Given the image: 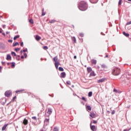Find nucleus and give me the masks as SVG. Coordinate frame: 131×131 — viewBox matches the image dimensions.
Returning a JSON list of instances; mask_svg holds the SVG:
<instances>
[{"label":"nucleus","instance_id":"nucleus-64","mask_svg":"<svg viewBox=\"0 0 131 131\" xmlns=\"http://www.w3.org/2000/svg\"><path fill=\"white\" fill-rule=\"evenodd\" d=\"M1 69H0V72H1Z\"/></svg>","mask_w":131,"mask_h":131},{"label":"nucleus","instance_id":"nucleus-24","mask_svg":"<svg viewBox=\"0 0 131 131\" xmlns=\"http://www.w3.org/2000/svg\"><path fill=\"white\" fill-rule=\"evenodd\" d=\"M19 37V35H16L14 37V40H16L17 38H18Z\"/></svg>","mask_w":131,"mask_h":131},{"label":"nucleus","instance_id":"nucleus-10","mask_svg":"<svg viewBox=\"0 0 131 131\" xmlns=\"http://www.w3.org/2000/svg\"><path fill=\"white\" fill-rule=\"evenodd\" d=\"M105 80H106V79L103 78L100 80H97V83L104 82Z\"/></svg>","mask_w":131,"mask_h":131},{"label":"nucleus","instance_id":"nucleus-49","mask_svg":"<svg viewBox=\"0 0 131 131\" xmlns=\"http://www.w3.org/2000/svg\"><path fill=\"white\" fill-rule=\"evenodd\" d=\"M74 58L75 59H77V56L75 55Z\"/></svg>","mask_w":131,"mask_h":131},{"label":"nucleus","instance_id":"nucleus-61","mask_svg":"<svg viewBox=\"0 0 131 131\" xmlns=\"http://www.w3.org/2000/svg\"><path fill=\"white\" fill-rule=\"evenodd\" d=\"M0 69H2V67H0Z\"/></svg>","mask_w":131,"mask_h":131},{"label":"nucleus","instance_id":"nucleus-22","mask_svg":"<svg viewBox=\"0 0 131 131\" xmlns=\"http://www.w3.org/2000/svg\"><path fill=\"white\" fill-rule=\"evenodd\" d=\"M24 91H25L24 90H18V91H15V93H22V92H24Z\"/></svg>","mask_w":131,"mask_h":131},{"label":"nucleus","instance_id":"nucleus-26","mask_svg":"<svg viewBox=\"0 0 131 131\" xmlns=\"http://www.w3.org/2000/svg\"><path fill=\"white\" fill-rule=\"evenodd\" d=\"M79 36L80 37H83L84 36V34H83V33H79Z\"/></svg>","mask_w":131,"mask_h":131},{"label":"nucleus","instance_id":"nucleus-14","mask_svg":"<svg viewBox=\"0 0 131 131\" xmlns=\"http://www.w3.org/2000/svg\"><path fill=\"white\" fill-rule=\"evenodd\" d=\"M66 74L65 72H62L61 73V77L62 78H64L66 77Z\"/></svg>","mask_w":131,"mask_h":131},{"label":"nucleus","instance_id":"nucleus-55","mask_svg":"<svg viewBox=\"0 0 131 131\" xmlns=\"http://www.w3.org/2000/svg\"><path fill=\"white\" fill-rule=\"evenodd\" d=\"M2 29L1 28H0V33H2Z\"/></svg>","mask_w":131,"mask_h":131},{"label":"nucleus","instance_id":"nucleus-1","mask_svg":"<svg viewBox=\"0 0 131 131\" xmlns=\"http://www.w3.org/2000/svg\"><path fill=\"white\" fill-rule=\"evenodd\" d=\"M78 7L80 11H85L88 9V5L84 1H81L79 3Z\"/></svg>","mask_w":131,"mask_h":131},{"label":"nucleus","instance_id":"nucleus-62","mask_svg":"<svg viewBox=\"0 0 131 131\" xmlns=\"http://www.w3.org/2000/svg\"><path fill=\"white\" fill-rule=\"evenodd\" d=\"M2 63L4 64V62H2Z\"/></svg>","mask_w":131,"mask_h":131},{"label":"nucleus","instance_id":"nucleus-25","mask_svg":"<svg viewBox=\"0 0 131 131\" xmlns=\"http://www.w3.org/2000/svg\"><path fill=\"white\" fill-rule=\"evenodd\" d=\"M29 23H31V24H34V20L32 19H29Z\"/></svg>","mask_w":131,"mask_h":131},{"label":"nucleus","instance_id":"nucleus-5","mask_svg":"<svg viewBox=\"0 0 131 131\" xmlns=\"http://www.w3.org/2000/svg\"><path fill=\"white\" fill-rule=\"evenodd\" d=\"M12 92L11 91H7L5 92V95L6 97L9 98Z\"/></svg>","mask_w":131,"mask_h":131},{"label":"nucleus","instance_id":"nucleus-53","mask_svg":"<svg viewBox=\"0 0 131 131\" xmlns=\"http://www.w3.org/2000/svg\"><path fill=\"white\" fill-rule=\"evenodd\" d=\"M39 131H45V130H43V129H41L39 130Z\"/></svg>","mask_w":131,"mask_h":131},{"label":"nucleus","instance_id":"nucleus-48","mask_svg":"<svg viewBox=\"0 0 131 131\" xmlns=\"http://www.w3.org/2000/svg\"><path fill=\"white\" fill-rule=\"evenodd\" d=\"M23 51L24 53H25L27 51V50H24Z\"/></svg>","mask_w":131,"mask_h":131},{"label":"nucleus","instance_id":"nucleus-60","mask_svg":"<svg viewBox=\"0 0 131 131\" xmlns=\"http://www.w3.org/2000/svg\"><path fill=\"white\" fill-rule=\"evenodd\" d=\"M127 1H129V2H131V0H127Z\"/></svg>","mask_w":131,"mask_h":131},{"label":"nucleus","instance_id":"nucleus-41","mask_svg":"<svg viewBox=\"0 0 131 131\" xmlns=\"http://www.w3.org/2000/svg\"><path fill=\"white\" fill-rule=\"evenodd\" d=\"M116 111L115 110H113L112 112V115H114L115 114Z\"/></svg>","mask_w":131,"mask_h":131},{"label":"nucleus","instance_id":"nucleus-18","mask_svg":"<svg viewBox=\"0 0 131 131\" xmlns=\"http://www.w3.org/2000/svg\"><path fill=\"white\" fill-rule=\"evenodd\" d=\"M86 108L87 111H91V110H92L91 107L89 105L86 106Z\"/></svg>","mask_w":131,"mask_h":131},{"label":"nucleus","instance_id":"nucleus-47","mask_svg":"<svg viewBox=\"0 0 131 131\" xmlns=\"http://www.w3.org/2000/svg\"><path fill=\"white\" fill-rule=\"evenodd\" d=\"M23 44H24L23 42H21L20 43V47H23Z\"/></svg>","mask_w":131,"mask_h":131},{"label":"nucleus","instance_id":"nucleus-37","mask_svg":"<svg viewBox=\"0 0 131 131\" xmlns=\"http://www.w3.org/2000/svg\"><path fill=\"white\" fill-rule=\"evenodd\" d=\"M20 50V49L19 48H16L15 49V51L17 52L18 51H19Z\"/></svg>","mask_w":131,"mask_h":131},{"label":"nucleus","instance_id":"nucleus-29","mask_svg":"<svg viewBox=\"0 0 131 131\" xmlns=\"http://www.w3.org/2000/svg\"><path fill=\"white\" fill-rule=\"evenodd\" d=\"M11 55L12 56H16V54L14 52H12Z\"/></svg>","mask_w":131,"mask_h":131},{"label":"nucleus","instance_id":"nucleus-8","mask_svg":"<svg viewBox=\"0 0 131 131\" xmlns=\"http://www.w3.org/2000/svg\"><path fill=\"white\" fill-rule=\"evenodd\" d=\"M89 116H91L92 119L96 118V114H94L93 112H91Z\"/></svg>","mask_w":131,"mask_h":131},{"label":"nucleus","instance_id":"nucleus-51","mask_svg":"<svg viewBox=\"0 0 131 131\" xmlns=\"http://www.w3.org/2000/svg\"><path fill=\"white\" fill-rule=\"evenodd\" d=\"M3 28L4 29H5V25H3Z\"/></svg>","mask_w":131,"mask_h":131},{"label":"nucleus","instance_id":"nucleus-15","mask_svg":"<svg viewBox=\"0 0 131 131\" xmlns=\"http://www.w3.org/2000/svg\"><path fill=\"white\" fill-rule=\"evenodd\" d=\"M12 59V57H11L10 54H7V58H6V60H11Z\"/></svg>","mask_w":131,"mask_h":131},{"label":"nucleus","instance_id":"nucleus-40","mask_svg":"<svg viewBox=\"0 0 131 131\" xmlns=\"http://www.w3.org/2000/svg\"><path fill=\"white\" fill-rule=\"evenodd\" d=\"M129 25H131V21H130L129 22H127V24H126L127 26Z\"/></svg>","mask_w":131,"mask_h":131},{"label":"nucleus","instance_id":"nucleus-50","mask_svg":"<svg viewBox=\"0 0 131 131\" xmlns=\"http://www.w3.org/2000/svg\"><path fill=\"white\" fill-rule=\"evenodd\" d=\"M3 35H4V36H6V34L5 33H3Z\"/></svg>","mask_w":131,"mask_h":131},{"label":"nucleus","instance_id":"nucleus-36","mask_svg":"<svg viewBox=\"0 0 131 131\" xmlns=\"http://www.w3.org/2000/svg\"><path fill=\"white\" fill-rule=\"evenodd\" d=\"M43 49L47 50V49H48V47L47 46H44Z\"/></svg>","mask_w":131,"mask_h":131},{"label":"nucleus","instance_id":"nucleus-32","mask_svg":"<svg viewBox=\"0 0 131 131\" xmlns=\"http://www.w3.org/2000/svg\"><path fill=\"white\" fill-rule=\"evenodd\" d=\"M45 122L49 123V119L46 118L45 120Z\"/></svg>","mask_w":131,"mask_h":131},{"label":"nucleus","instance_id":"nucleus-58","mask_svg":"<svg viewBox=\"0 0 131 131\" xmlns=\"http://www.w3.org/2000/svg\"><path fill=\"white\" fill-rule=\"evenodd\" d=\"M105 57H108V55H106L105 56Z\"/></svg>","mask_w":131,"mask_h":131},{"label":"nucleus","instance_id":"nucleus-52","mask_svg":"<svg viewBox=\"0 0 131 131\" xmlns=\"http://www.w3.org/2000/svg\"><path fill=\"white\" fill-rule=\"evenodd\" d=\"M23 52H23L22 50L20 51V54H22Z\"/></svg>","mask_w":131,"mask_h":131},{"label":"nucleus","instance_id":"nucleus-30","mask_svg":"<svg viewBox=\"0 0 131 131\" xmlns=\"http://www.w3.org/2000/svg\"><path fill=\"white\" fill-rule=\"evenodd\" d=\"M53 131H59V129L57 127H54L53 129Z\"/></svg>","mask_w":131,"mask_h":131},{"label":"nucleus","instance_id":"nucleus-20","mask_svg":"<svg viewBox=\"0 0 131 131\" xmlns=\"http://www.w3.org/2000/svg\"><path fill=\"white\" fill-rule=\"evenodd\" d=\"M93 96V92H89V94H88V96L89 97H92Z\"/></svg>","mask_w":131,"mask_h":131},{"label":"nucleus","instance_id":"nucleus-27","mask_svg":"<svg viewBox=\"0 0 131 131\" xmlns=\"http://www.w3.org/2000/svg\"><path fill=\"white\" fill-rule=\"evenodd\" d=\"M58 70L59 71H64V69L61 67H59Z\"/></svg>","mask_w":131,"mask_h":131},{"label":"nucleus","instance_id":"nucleus-16","mask_svg":"<svg viewBox=\"0 0 131 131\" xmlns=\"http://www.w3.org/2000/svg\"><path fill=\"white\" fill-rule=\"evenodd\" d=\"M96 76V74L95 73V72L94 71H92L91 73H90V76L91 77V76Z\"/></svg>","mask_w":131,"mask_h":131},{"label":"nucleus","instance_id":"nucleus-43","mask_svg":"<svg viewBox=\"0 0 131 131\" xmlns=\"http://www.w3.org/2000/svg\"><path fill=\"white\" fill-rule=\"evenodd\" d=\"M24 55L25 56V58L27 57V54L26 53H24Z\"/></svg>","mask_w":131,"mask_h":131},{"label":"nucleus","instance_id":"nucleus-19","mask_svg":"<svg viewBox=\"0 0 131 131\" xmlns=\"http://www.w3.org/2000/svg\"><path fill=\"white\" fill-rule=\"evenodd\" d=\"M57 20H55L53 19V20L49 21V23L53 24V23H57Z\"/></svg>","mask_w":131,"mask_h":131},{"label":"nucleus","instance_id":"nucleus-44","mask_svg":"<svg viewBox=\"0 0 131 131\" xmlns=\"http://www.w3.org/2000/svg\"><path fill=\"white\" fill-rule=\"evenodd\" d=\"M8 42H10V43H12V41H13V40H8Z\"/></svg>","mask_w":131,"mask_h":131},{"label":"nucleus","instance_id":"nucleus-3","mask_svg":"<svg viewBox=\"0 0 131 131\" xmlns=\"http://www.w3.org/2000/svg\"><path fill=\"white\" fill-rule=\"evenodd\" d=\"M53 60L55 62L54 64H55V68L58 69L59 68V66L60 65V62L59 61V60L58 59V58L57 56H55L54 58H53Z\"/></svg>","mask_w":131,"mask_h":131},{"label":"nucleus","instance_id":"nucleus-42","mask_svg":"<svg viewBox=\"0 0 131 131\" xmlns=\"http://www.w3.org/2000/svg\"><path fill=\"white\" fill-rule=\"evenodd\" d=\"M32 119L36 120L37 119V118L36 117H33L32 118Z\"/></svg>","mask_w":131,"mask_h":131},{"label":"nucleus","instance_id":"nucleus-59","mask_svg":"<svg viewBox=\"0 0 131 131\" xmlns=\"http://www.w3.org/2000/svg\"><path fill=\"white\" fill-rule=\"evenodd\" d=\"M72 88H74V86L73 85H72Z\"/></svg>","mask_w":131,"mask_h":131},{"label":"nucleus","instance_id":"nucleus-57","mask_svg":"<svg viewBox=\"0 0 131 131\" xmlns=\"http://www.w3.org/2000/svg\"><path fill=\"white\" fill-rule=\"evenodd\" d=\"M116 89H114V92H116Z\"/></svg>","mask_w":131,"mask_h":131},{"label":"nucleus","instance_id":"nucleus-9","mask_svg":"<svg viewBox=\"0 0 131 131\" xmlns=\"http://www.w3.org/2000/svg\"><path fill=\"white\" fill-rule=\"evenodd\" d=\"M35 39L38 41H39L40 39H41V37H40L38 35H36V37H35Z\"/></svg>","mask_w":131,"mask_h":131},{"label":"nucleus","instance_id":"nucleus-38","mask_svg":"<svg viewBox=\"0 0 131 131\" xmlns=\"http://www.w3.org/2000/svg\"><path fill=\"white\" fill-rule=\"evenodd\" d=\"M82 100H83V101H84L85 102H86V99H85V97H82Z\"/></svg>","mask_w":131,"mask_h":131},{"label":"nucleus","instance_id":"nucleus-34","mask_svg":"<svg viewBox=\"0 0 131 131\" xmlns=\"http://www.w3.org/2000/svg\"><path fill=\"white\" fill-rule=\"evenodd\" d=\"M122 2V0H120V1H119L118 5L120 6Z\"/></svg>","mask_w":131,"mask_h":131},{"label":"nucleus","instance_id":"nucleus-7","mask_svg":"<svg viewBox=\"0 0 131 131\" xmlns=\"http://www.w3.org/2000/svg\"><path fill=\"white\" fill-rule=\"evenodd\" d=\"M47 114H49V115H51L52 113V109L51 108H49L47 110Z\"/></svg>","mask_w":131,"mask_h":131},{"label":"nucleus","instance_id":"nucleus-4","mask_svg":"<svg viewBox=\"0 0 131 131\" xmlns=\"http://www.w3.org/2000/svg\"><path fill=\"white\" fill-rule=\"evenodd\" d=\"M107 69V67L105 64H102L101 65V67L99 68V70L101 71H104L105 69Z\"/></svg>","mask_w":131,"mask_h":131},{"label":"nucleus","instance_id":"nucleus-54","mask_svg":"<svg viewBox=\"0 0 131 131\" xmlns=\"http://www.w3.org/2000/svg\"><path fill=\"white\" fill-rule=\"evenodd\" d=\"M21 59H24V57L23 56H21Z\"/></svg>","mask_w":131,"mask_h":131},{"label":"nucleus","instance_id":"nucleus-46","mask_svg":"<svg viewBox=\"0 0 131 131\" xmlns=\"http://www.w3.org/2000/svg\"><path fill=\"white\" fill-rule=\"evenodd\" d=\"M129 130H130V129H124L123 131H129Z\"/></svg>","mask_w":131,"mask_h":131},{"label":"nucleus","instance_id":"nucleus-6","mask_svg":"<svg viewBox=\"0 0 131 131\" xmlns=\"http://www.w3.org/2000/svg\"><path fill=\"white\" fill-rule=\"evenodd\" d=\"M90 127H91V129L92 131H97V127H96L95 125H91V124H90Z\"/></svg>","mask_w":131,"mask_h":131},{"label":"nucleus","instance_id":"nucleus-35","mask_svg":"<svg viewBox=\"0 0 131 131\" xmlns=\"http://www.w3.org/2000/svg\"><path fill=\"white\" fill-rule=\"evenodd\" d=\"M73 40L74 41V43L76 42V39H75V37H73Z\"/></svg>","mask_w":131,"mask_h":131},{"label":"nucleus","instance_id":"nucleus-28","mask_svg":"<svg viewBox=\"0 0 131 131\" xmlns=\"http://www.w3.org/2000/svg\"><path fill=\"white\" fill-rule=\"evenodd\" d=\"M16 46H19V43L16 42L13 45V47H15Z\"/></svg>","mask_w":131,"mask_h":131},{"label":"nucleus","instance_id":"nucleus-56","mask_svg":"<svg viewBox=\"0 0 131 131\" xmlns=\"http://www.w3.org/2000/svg\"><path fill=\"white\" fill-rule=\"evenodd\" d=\"M6 34H9V32H6Z\"/></svg>","mask_w":131,"mask_h":131},{"label":"nucleus","instance_id":"nucleus-63","mask_svg":"<svg viewBox=\"0 0 131 131\" xmlns=\"http://www.w3.org/2000/svg\"><path fill=\"white\" fill-rule=\"evenodd\" d=\"M18 57H20V56H19V55H18Z\"/></svg>","mask_w":131,"mask_h":131},{"label":"nucleus","instance_id":"nucleus-23","mask_svg":"<svg viewBox=\"0 0 131 131\" xmlns=\"http://www.w3.org/2000/svg\"><path fill=\"white\" fill-rule=\"evenodd\" d=\"M92 63L94 64H97V61L95 60H92Z\"/></svg>","mask_w":131,"mask_h":131},{"label":"nucleus","instance_id":"nucleus-2","mask_svg":"<svg viewBox=\"0 0 131 131\" xmlns=\"http://www.w3.org/2000/svg\"><path fill=\"white\" fill-rule=\"evenodd\" d=\"M112 74L113 75H119L120 74V69L117 68H115L113 70Z\"/></svg>","mask_w":131,"mask_h":131},{"label":"nucleus","instance_id":"nucleus-13","mask_svg":"<svg viewBox=\"0 0 131 131\" xmlns=\"http://www.w3.org/2000/svg\"><path fill=\"white\" fill-rule=\"evenodd\" d=\"M87 71L88 73H90L92 71H93V69H92L91 67H88L87 68Z\"/></svg>","mask_w":131,"mask_h":131},{"label":"nucleus","instance_id":"nucleus-39","mask_svg":"<svg viewBox=\"0 0 131 131\" xmlns=\"http://www.w3.org/2000/svg\"><path fill=\"white\" fill-rule=\"evenodd\" d=\"M97 123H98L97 121H95V120L93 121V123H94V124H97Z\"/></svg>","mask_w":131,"mask_h":131},{"label":"nucleus","instance_id":"nucleus-11","mask_svg":"<svg viewBox=\"0 0 131 131\" xmlns=\"http://www.w3.org/2000/svg\"><path fill=\"white\" fill-rule=\"evenodd\" d=\"M28 121L27 119L25 118L24 121H23V124L25 125H28Z\"/></svg>","mask_w":131,"mask_h":131},{"label":"nucleus","instance_id":"nucleus-17","mask_svg":"<svg viewBox=\"0 0 131 131\" xmlns=\"http://www.w3.org/2000/svg\"><path fill=\"white\" fill-rule=\"evenodd\" d=\"M8 124H6V125H4V126H3V127H2V130H6V127H8Z\"/></svg>","mask_w":131,"mask_h":131},{"label":"nucleus","instance_id":"nucleus-45","mask_svg":"<svg viewBox=\"0 0 131 131\" xmlns=\"http://www.w3.org/2000/svg\"><path fill=\"white\" fill-rule=\"evenodd\" d=\"M16 99V96H15V97L13 98V100L14 101Z\"/></svg>","mask_w":131,"mask_h":131},{"label":"nucleus","instance_id":"nucleus-33","mask_svg":"<svg viewBox=\"0 0 131 131\" xmlns=\"http://www.w3.org/2000/svg\"><path fill=\"white\" fill-rule=\"evenodd\" d=\"M67 84L68 85H71L70 81V80L67 81Z\"/></svg>","mask_w":131,"mask_h":131},{"label":"nucleus","instance_id":"nucleus-12","mask_svg":"<svg viewBox=\"0 0 131 131\" xmlns=\"http://www.w3.org/2000/svg\"><path fill=\"white\" fill-rule=\"evenodd\" d=\"M122 34L126 37H129V34L128 33H127L125 32H123Z\"/></svg>","mask_w":131,"mask_h":131},{"label":"nucleus","instance_id":"nucleus-21","mask_svg":"<svg viewBox=\"0 0 131 131\" xmlns=\"http://www.w3.org/2000/svg\"><path fill=\"white\" fill-rule=\"evenodd\" d=\"M41 11H42V14H41L42 16L46 14V12H44V9H42Z\"/></svg>","mask_w":131,"mask_h":131},{"label":"nucleus","instance_id":"nucleus-31","mask_svg":"<svg viewBox=\"0 0 131 131\" xmlns=\"http://www.w3.org/2000/svg\"><path fill=\"white\" fill-rule=\"evenodd\" d=\"M11 64V67L14 68L15 67V62H12Z\"/></svg>","mask_w":131,"mask_h":131}]
</instances>
